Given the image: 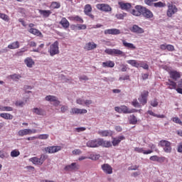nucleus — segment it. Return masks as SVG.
I'll use <instances>...</instances> for the list:
<instances>
[{"mask_svg":"<svg viewBox=\"0 0 182 182\" xmlns=\"http://www.w3.org/2000/svg\"><path fill=\"white\" fill-rule=\"evenodd\" d=\"M149 147L150 149L145 150L144 148H140V147H135L134 148V151L136 153H141L142 154H151L153 153V150H155V151H159V149L156 148V144H149Z\"/></svg>","mask_w":182,"mask_h":182,"instance_id":"f257e3e1","label":"nucleus"},{"mask_svg":"<svg viewBox=\"0 0 182 182\" xmlns=\"http://www.w3.org/2000/svg\"><path fill=\"white\" fill-rule=\"evenodd\" d=\"M127 63L133 66V68H142L146 70H149V65L144 61H138L136 60H129L127 61Z\"/></svg>","mask_w":182,"mask_h":182,"instance_id":"f03ea898","label":"nucleus"},{"mask_svg":"<svg viewBox=\"0 0 182 182\" xmlns=\"http://www.w3.org/2000/svg\"><path fill=\"white\" fill-rule=\"evenodd\" d=\"M48 159V156L45 154H41L40 158H38L36 156L32 157L29 159L33 164H35L36 166H42L43 163H45V161Z\"/></svg>","mask_w":182,"mask_h":182,"instance_id":"7ed1b4c3","label":"nucleus"},{"mask_svg":"<svg viewBox=\"0 0 182 182\" xmlns=\"http://www.w3.org/2000/svg\"><path fill=\"white\" fill-rule=\"evenodd\" d=\"M138 9L141 11L143 17L146 18V19H151V18L154 16L153 12H151V11H150L149 9L144 6H138Z\"/></svg>","mask_w":182,"mask_h":182,"instance_id":"20e7f679","label":"nucleus"},{"mask_svg":"<svg viewBox=\"0 0 182 182\" xmlns=\"http://www.w3.org/2000/svg\"><path fill=\"white\" fill-rule=\"evenodd\" d=\"M48 53L51 56H55V55H59V42L58 41H55L53 44L50 46Z\"/></svg>","mask_w":182,"mask_h":182,"instance_id":"39448f33","label":"nucleus"},{"mask_svg":"<svg viewBox=\"0 0 182 182\" xmlns=\"http://www.w3.org/2000/svg\"><path fill=\"white\" fill-rule=\"evenodd\" d=\"M159 144L163 148L165 153H171V142L167 140H161Z\"/></svg>","mask_w":182,"mask_h":182,"instance_id":"423d86ee","label":"nucleus"},{"mask_svg":"<svg viewBox=\"0 0 182 182\" xmlns=\"http://www.w3.org/2000/svg\"><path fill=\"white\" fill-rule=\"evenodd\" d=\"M178 11V9H177V6L176 5H173L172 4H168V9L166 11V16L168 18H172L173 15L175 14H177Z\"/></svg>","mask_w":182,"mask_h":182,"instance_id":"0eeeda50","label":"nucleus"},{"mask_svg":"<svg viewBox=\"0 0 182 182\" xmlns=\"http://www.w3.org/2000/svg\"><path fill=\"white\" fill-rule=\"evenodd\" d=\"M96 8L102 12H112V6L107 4H98L96 5Z\"/></svg>","mask_w":182,"mask_h":182,"instance_id":"6e6552de","label":"nucleus"},{"mask_svg":"<svg viewBox=\"0 0 182 182\" xmlns=\"http://www.w3.org/2000/svg\"><path fill=\"white\" fill-rule=\"evenodd\" d=\"M149 97V91L144 90L140 96L138 98L139 102L142 105V106H144V105L147 104V98Z\"/></svg>","mask_w":182,"mask_h":182,"instance_id":"1a4fd4ad","label":"nucleus"},{"mask_svg":"<svg viewBox=\"0 0 182 182\" xmlns=\"http://www.w3.org/2000/svg\"><path fill=\"white\" fill-rule=\"evenodd\" d=\"M37 132L38 131L36 129H25L19 130L18 132V135L21 137H23V136H28V134H35V133Z\"/></svg>","mask_w":182,"mask_h":182,"instance_id":"9d476101","label":"nucleus"},{"mask_svg":"<svg viewBox=\"0 0 182 182\" xmlns=\"http://www.w3.org/2000/svg\"><path fill=\"white\" fill-rule=\"evenodd\" d=\"M62 150V146H48L45 148V151L46 153L49 154H52L53 153H58V151H60Z\"/></svg>","mask_w":182,"mask_h":182,"instance_id":"9b49d317","label":"nucleus"},{"mask_svg":"<svg viewBox=\"0 0 182 182\" xmlns=\"http://www.w3.org/2000/svg\"><path fill=\"white\" fill-rule=\"evenodd\" d=\"M105 53H107V55H111L112 56L116 55H123V51L119 50V49H116V48H107L105 50Z\"/></svg>","mask_w":182,"mask_h":182,"instance_id":"f8f14e48","label":"nucleus"},{"mask_svg":"<svg viewBox=\"0 0 182 182\" xmlns=\"http://www.w3.org/2000/svg\"><path fill=\"white\" fill-rule=\"evenodd\" d=\"M79 168H80V166L79 164L76 163H72L70 165L65 166L64 170H65V171H77Z\"/></svg>","mask_w":182,"mask_h":182,"instance_id":"ddd939ff","label":"nucleus"},{"mask_svg":"<svg viewBox=\"0 0 182 182\" xmlns=\"http://www.w3.org/2000/svg\"><path fill=\"white\" fill-rule=\"evenodd\" d=\"M84 14L91 18V19H95V16L92 14V6L90 4H86L85 6Z\"/></svg>","mask_w":182,"mask_h":182,"instance_id":"4468645a","label":"nucleus"},{"mask_svg":"<svg viewBox=\"0 0 182 182\" xmlns=\"http://www.w3.org/2000/svg\"><path fill=\"white\" fill-rule=\"evenodd\" d=\"M102 170L105 173V174H112L113 173V168L108 164H104L101 166Z\"/></svg>","mask_w":182,"mask_h":182,"instance_id":"2eb2a0df","label":"nucleus"},{"mask_svg":"<svg viewBox=\"0 0 182 182\" xmlns=\"http://www.w3.org/2000/svg\"><path fill=\"white\" fill-rule=\"evenodd\" d=\"M46 100L47 102H53L55 106H59L60 105V101L58 100V97L53 95H48L46 97Z\"/></svg>","mask_w":182,"mask_h":182,"instance_id":"dca6fc26","label":"nucleus"},{"mask_svg":"<svg viewBox=\"0 0 182 182\" xmlns=\"http://www.w3.org/2000/svg\"><path fill=\"white\" fill-rule=\"evenodd\" d=\"M98 144L99 147H100V146L107 149H109V147H112V142L110 141H106L103 139H99Z\"/></svg>","mask_w":182,"mask_h":182,"instance_id":"f3484780","label":"nucleus"},{"mask_svg":"<svg viewBox=\"0 0 182 182\" xmlns=\"http://www.w3.org/2000/svg\"><path fill=\"white\" fill-rule=\"evenodd\" d=\"M149 160L151 161H157L158 163H164L166 161V157L154 155L150 156Z\"/></svg>","mask_w":182,"mask_h":182,"instance_id":"a211bd4d","label":"nucleus"},{"mask_svg":"<svg viewBox=\"0 0 182 182\" xmlns=\"http://www.w3.org/2000/svg\"><path fill=\"white\" fill-rule=\"evenodd\" d=\"M160 50H168V52H174L175 48H174V46L171 45V44H161L160 46Z\"/></svg>","mask_w":182,"mask_h":182,"instance_id":"6ab92c4d","label":"nucleus"},{"mask_svg":"<svg viewBox=\"0 0 182 182\" xmlns=\"http://www.w3.org/2000/svg\"><path fill=\"white\" fill-rule=\"evenodd\" d=\"M70 113L71 114H86L87 110L85 109L72 108Z\"/></svg>","mask_w":182,"mask_h":182,"instance_id":"aec40b11","label":"nucleus"},{"mask_svg":"<svg viewBox=\"0 0 182 182\" xmlns=\"http://www.w3.org/2000/svg\"><path fill=\"white\" fill-rule=\"evenodd\" d=\"M87 147L96 148L99 147V139H92L87 142Z\"/></svg>","mask_w":182,"mask_h":182,"instance_id":"412c9836","label":"nucleus"},{"mask_svg":"<svg viewBox=\"0 0 182 182\" xmlns=\"http://www.w3.org/2000/svg\"><path fill=\"white\" fill-rule=\"evenodd\" d=\"M130 31H131V32H133L134 33H138V34L144 33V29L141 28V27H140L137 25H134L130 28Z\"/></svg>","mask_w":182,"mask_h":182,"instance_id":"4be33fe9","label":"nucleus"},{"mask_svg":"<svg viewBox=\"0 0 182 182\" xmlns=\"http://www.w3.org/2000/svg\"><path fill=\"white\" fill-rule=\"evenodd\" d=\"M118 5H119V8L122 11H129V9L132 8V4L130 3H124L123 1H119Z\"/></svg>","mask_w":182,"mask_h":182,"instance_id":"5701e85b","label":"nucleus"},{"mask_svg":"<svg viewBox=\"0 0 182 182\" xmlns=\"http://www.w3.org/2000/svg\"><path fill=\"white\" fill-rule=\"evenodd\" d=\"M169 76L171 79L173 80H177V79H180L181 77V74L176 70H172L169 72Z\"/></svg>","mask_w":182,"mask_h":182,"instance_id":"b1692460","label":"nucleus"},{"mask_svg":"<svg viewBox=\"0 0 182 182\" xmlns=\"http://www.w3.org/2000/svg\"><path fill=\"white\" fill-rule=\"evenodd\" d=\"M105 35H120V30L117 28L107 29L104 31Z\"/></svg>","mask_w":182,"mask_h":182,"instance_id":"393cba45","label":"nucleus"},{"mask_svg":"<svg viewBox=\"0 0 182 182\" xmlns=\"http://www.w3.org/2000/svg\"><path fill=\"white\" fill-rule=\"evenodd\" d=\"M32 112L38 116H46V112L43 109L38 107L33 108Z\"/></svg>","mask_w":182,"mask_h":182,"instance_id":"a878e982","label":"nucleus"},{"mask_svg":"<svg viewBox=\"0 0 182 182\" xmlns=\"http://www.w3.org/2000/svg\"><path fill=\"white\" fill-rule=\"evenodd\" d=\"M125 139L126 137H124V136H119L116 138H113L112 141V145L114 146H119V144H120V141H122V140H124Z\"/></svg>","mask_w":182,"mask_h":182,"instance_id":"bb28decb","label":"nucleus"},{"mask_svg":"<svg viewBox=\"0 0 182 182\" xmlns=\"http://www.w3.org/2000/svg\"><path fill=\"white\" fill-rule=\"evenodd\" d=\"M68 19L73 22H79V23H83L85 22L83 18L79 16H71L68 17Z\"/></svg>","mask_w":182,"mask_h":182,"instance_id":"cd10ccee","label":"nucleus"},{"mask_svg":"<svg viewBox=\"0 0 182 182\" xmlns=\"http://www.w3.org/2000/svg\"><path fill=\"white\" fill-rule=\"evenodd\" d=\"M139 6H143L141 5H136L135 6V9L131 10L132 15H134V16H140L141 15V10L139 9Z\"/></svg>","mask_w":182,"mask_h":182,"instance_id":"c85d7f7f","label":"nucleus"},{"mask_svg":"<svg viewBox=\"0 0 182 182\" xmlns=\"http://www.w3.org/2000/svg\"><path fill=\"white\" fill-rule=\"evenodd\" d=\"M122 44L124 48L130 49L131 50H134L136 49L134 44L132 43H127V41H126L125 40H122Z\"/></svg>","mask_w":182,"mask_h":182,"instance_id":"c756f323","label":"nucleus"},{"mask_svg":"<svg viewBox=\"0 0 182 182\" xmlns=\"http://www.w3.org/2000/svg\"><path fill=\"white\" fill-rule=\"evenodd\" d=\"M24 63L26 65L27 68H32L35 65V61L31 57H28L24 60Z\"/></svg>","mask_w":182,"mask_h":182,"instance_id":"7c9ffc66","label":"nucleus"},{"mask_svg":"<svg viewBox=\"0 0 182 182\" xmlns=\"http://www.w3.org/2000/svg\"><path fill=\"white\" fill-rule=\"evenodd\" d=\"M97 48V45L94 42H90L85 44V49L87 50H93V49H96Z\"/></svg>","mask_w":182,"mask_h":182,"instance_id":"2f4dec72","label":"nucleus"},{"mask_svg":"<svg viewBox=\"0 0 182 182\" xmlns=\"http://www.w3.org/2000/svg\"><path fill=\"white\" fill-rule=\"evenodd\" d=\"M166 85L168 86V89L173 90L177 88V83L171 80H168V81L166 82Z\"/></svg>","mask_w":182,"mask_h":182,"instance_id":"473e14b6","label":"nucleus"},{"mask_svg":"<svg viewBox=\"0 0 182 182\" xmlns=\"http://www.w3.org/2000/svg\"><path fill=\"white\" fill-rule=\"evenodd\" d=\"M60 24L62 25L63 28L64 29H68L69 26H70V23H69V21L66 19V18L63 17L61 21H60Z\"/></svg>","mask_w":182,"mask_h":182,"instance_id":"72a5a7b5","label":"nucleus"},{"mask_svg":"<svg viewBox=\"0 0 182 182\" xmlns=\"http://www.w3.org/2000/svg\"><path fill=\"white\" fill-rule=\"evenodd\" d=\"M38 12L40 15H42L44 18H49L50 16V14H52V11L50 10H38Z\"/></svg>","mask_w":182,"mask_h":182,"instance_id":"f704fd0d","label":"nucleus"},{"mask_svg":"<svg viewBox=\"0 0 182 182\" xmlns=\"http://www.w3.org/2000/svg\"><path fill=\"white\" fill-rule=\"evenodd\" d=\"M0 117H2V119H5V120H12V119H14V115L9 113H1Z\"/></svg>","mask_w":182,"mask_h":182,"instance_id":"c9c22d12","label":"nucleus"},{"mask_svg":"<svg viewBox=\"0 0 182 182\" xmlns=\"http://www.w3.org/2000/svg\"><path fill=\"white\" fill-rule=\"evenodd\" d=\"M98 134H100V136H102V137H107L109 136H112V131H109V130L99 131Z\"/></svg>","mask_w":182,"mask_h":182,"instance_id":"e433bc0d","label":"nucleus"},{"mask_svg":"<svg viewBox=\"0 0 182 182\" xmlns=\"http://www.w3.org/2000/svg\"><path fill=\"white\" fill-rule=\"evenodd\" d=\"M147 114L154 117H157L158 119H164L165 116L164 114H157L154 113L152 110L149 109L147 111Z\"/></svg>","mask_w":182,"mask_h":182,"instance_id":"4c0bfd02","label":"nucleus"},{"mask_svg":"<svg viewBox=\"0 0 182 182\" xmlns=\"http://www.w3.org/2000/svg\"><path fill=\"white\" fill-rule=\"evenodd\" d=\"M102 68H114V62L108 60L102 63Z\"/></svg>","mask_w":182,"mask_h":182,"instance_id":"58836bf2","label":"nucleus"},{"mask_svg":"<svg viewBox=\"0 0 182 182\" xmlns=\"http://www.w3.org/2000/svg\"><path fill=\"white\" fill-rule=\"evenodd\" d=\"M28 32L33 35H36V36H42V33L36 28H30Z\"/></svg>","mask_w":182,"mask_h":182,"instance_id":"ea45409f","label":"nucleus"},{"mask_svg":"<svg viewBox=\"0 0 182 182\" xmlns=\"http://www.w3.org/2000/svg\"><path fill=\"white\" fill-rule=\"evenodd\" d=\"M9 49H18L19 43L18 41L13 42L8 46Z\"/></svg>","mask_w":182,"mask_h":182,"instance_id":"a19ab883","label":"nucleus"},{"mask_svg":"<svg viewBox=\"0 0 182 182\" xmlns=\"http://www.w3.org/2000/svg\"><path fill=\"white\" fill-rule=\"evenodd\" d=\"M137 117L134 116V114H132L129 116V124H137Z\"/></svg>","mask_w":182,"mask_h":182,"instance_id":"79ce46f5","label":"nucleus"},{"mask_svg":"<svg viewBox=\"0 0 182 182\" xmlns=\"http://www.w3.org/2000/svg\"><path fill=\"white\" fill-rule=\"evenodd\" d=\"M50 8H52V9H59V8H60V3L58 1H53L51 3Z\"/></svg>","mask_w":182,"mask_h":182,"instance_id":"37998d69","label":"nucleus"},{"mask_svg":"<svg viewBox=\"0 0 182 182\" xmlns=\"http://www.w3.org/2000/svg\"><path fill=\"white\" fill-rule=\"evenodd\" d=\"M14 108L12 107H2L0 106V112H12Z\"/></svg>","mask_w":182,"mask_h":182,"instance_id":"c03bdc74","label":"nucleus"},{"mask_svg":"<svg viewBox=\"0 0 182 182\" xmlns=\"http://www.w3.org/2000/svg\"><path fill=\"white\" fill-rule=\"evenodd\" d=\"M153 6H154L155 8H164V6H166V3L159 1L156 3H154Z\"/></svg>","mask_w":182,"mask_h":182,"instance_id":"a18cd8bd","label":"nucleus"},{"mask_svg":"<svg viewBox=\"0 0 182 182\" xmlns=\"http://www.w3.org/2000/svg\"><path fill=\"white\" fill-rule=\"evenodd\" d=\"M20 154H21V152H19L18 149H14L11 151L10 156L11 157H18V156H20Z\"/></svg>","mask_w":182,"mask_h":182,"instance_id":"49530a36","label":"nucleus"},{"mask_svg":"<svg viewBox=\"0 0 182 182\" xmlns=\"http://www.w3.org/2000/svg\"><path fill=\"white\" fill-rule=\"evenodd\" d=\"M0 18L5 22H9V16L5 14L0 13Z\"/></svg>","mask_w":182,"mask_h":182,"instance_id":"de8ad7c7","label":"nucleus"},{"mask_svg":"<svg viewBox=\"0 0 182 182\" xmlns=\"http://www.w3.org/2000/svg\"><path fill=\"white\" fill-rule=\"evenodd\" d=\"M37 139H39L40 140H47V139H49V134H40L37 136Z\"/></svg>","mask_w":182,"mask_h":182,"instance_id":"09e8293b","label":"nucleus"},{"mask_svg":"<svg viewBox=\"0 0 182 182\" xmlns=\"http://www.w3.org/2000/svg\"><path fill=\"white\" fill-rule=\"evenodd\" d=\"M43 48H45V44L41 43L38 48H36V49H33V52H36L37 53H39L42 51V49H43Z\"/></svg>","mask_w":182,"mask_h":182,"instance_id":"8fccbe9b","label":"nucleus"},{"mask_svg":"<svg viewBox=\"0 0 182 182\" xmlns=\"http://www.w3.org/2000/svg\"><path fill=\"white\" fill-rule=\"evenodd\" d=\"M129 107L125 105L121 106V113H124L125 114H129Z\"/></svg>","mask_w":182,"mask_h":182,"instance_id":"3c124183","label":"nucleus"},{"mask_svg":"<svg viewBox=\"0 0 182 182\" xmlns=\"http://www.w3.org/2000/svg\"><path fill=\"white\" fill-rule=\"evenodd\" d=\"M159 0H144V2L146 5H148L149 6H153L154 5V2H157Z\"/></svg>","mask_w":182,"mask_h":182,"instance_id":"603ef678","label":"nucleus"},{"mask_svg":"<svg viewBox=\"0 0 182 182\" xmlns=\"http://www.w3.org/2000/svg\"><path fill=\"white\" fill-rule=\"evenodd\" d=\"M132 106H134V107H141V105H140V103H139L137 99L133 100V101L132 102Z\"/></svg>","mask_w":182,"mask_h":182,"instance_id":"864d4df0","label":"nucleus"},{"mask_svg":"<svg viewBox=\"0 0 182 182\" xmlns=\"http://www.w3.org/2000/svg\"><path fill=\"white\" fill-rule=\"evenodd\" d=\"M11 79H12L13 80H19L21 79V77H22V76H21V75H18V74H14L10 75Z\"/></svg>","mask_w":182,"mask_h":182,"instance_id":"5fc2aeb1","label":"nucleus"},{"mask_svg":"<svg viewBox=\"0 0 182 182\" xmlns=\"http://www.w3.org/2000/svg\"><path fill=\"white\" fill-rule=\"evenodd\" d=\"M151 106H152V107H157L159 106V102L157 101V99L155 98L151 100Z\"/></svg>","mask_w":182,"mask_h":182,"instance_id":"6e6d98bb","label":"nucleus"},{"mask_svg":"<svg viewBox=\"0 0 182 182\" xmlns=\"http://www.w3.org/2000/svg\"><path fill=\"white\" fill-rule=\"evenodd\" d=\"M172 121L173 122V123H176V124L181 125V123H182L181 119H180V118H178L177 117H173Z\"/></svg>","mask_w":182,"mask_h":182,"instance_id":"4d7b16f0","label":"nucleus"},{"mask_svg":"<svg viewBox=\"0 0 182 182\" xmlns=\"http://www.w3.org/2000/svg\"><path fill=\"white\" fill-rule=\"evenodd\" d=\"M126 14H118L115 15L117 19H124Z\"/></svg>","mask_w":182,"mask_h":182,"instance_id":"13d9d810","label":"nucleus"},{"mask_svg":"<svg viewBox=\"0 0 182 182\" xmlns=\"http://www.w3.org/2000/svg\"><path fill=\"white\" fill-rule=\"evenodd\" d=\"M69 107L68 106L63 105L60 108L61 113H65V112H68Z\"/></svg>","mask_w":182,"mask_h":182,"instance_id":"bf43d9fd","label":"nucleus"},{"mask_svg":"<svg viewBox=\"0 0 182 182\" xmlns=\"http://www.w3.org/2000/svg\"><path fill=\"white\" fill-rule=\"evenodd\" d=\"M139 166H137V165H135V166H129V168H128V170L129 171H136V170H137L138 168H139Z\"/></svg>","mask_w":182,"mask_h":182,"instance_id":"052dcab7","label":"nucleus"},{"mask_svg":"<svg viewBox=\"0 0 182 182\" xmlns=\"http://www.w3.org/2000/svg\"><path fill=\"white\" fill-rule=\"evenodd\" d=\"M87 26L85 24H80L78 26H77V29L79 31H82V30H85L86 29Z\"/></svg>","mask_w":182,"mask_h":182,"instance_id":"680f3d73","label":"nucleus"},{"mask_svg":"<svg viewBox=\"0 0 182 182\" xmlns=\"http://www.w3.org/2000/svg\"><path fill=\"white\" fill-rule=\"evenodd\" d=\"M8 154L4 153V151H0V158L1 159H7Z\"/></svg>","mask_w":182,"mask_h":182,"instance_id":"e2e57ef3","label":"nucleus"},{"mask_svg":"<svg viewBox=\"0 0 182 182\" xmlns=\"http://www.w3.org/2000/svg\"><path fill=\"white\" fill-rule=\"evenodd\" d=\"M23 105H25V103L23 101H16V106H18L19 107H23Z\"/></svg>","mask_w":182,"mask_h":182,"instance_id":"0e129e2a","label":"nucleus"},{"mask_svg":"<svg viewBox=\"0 0 182 182\" xmlns=\"http://www.w3.org/2000/svg\"><path fill=\"white\" fill-rule=\"evenodd\" d=\"M73 154H75V155L82 154V151H80V149H75L73 151Z\"/></svg>","mask_w":182,"mask_h":182,"instance_id":"69168bd1","label":"nucleus"},{"mask_svg":"<svg viewBox=\"0 0 182 182\" xmlns=\"http://www.w3.org/2000/svg\"><path fill=\"white\" fill-rule=\"evenodd\" d=\"M76 102H77V105H83L85 104V100H83L80 98L77 99Z\"/></svg>","mask_w":182,"mask_h":182,"instance_id":"338daca9","label":"nucleus"},{"mask_svg":"<svg viewBox=\"0 0 182 182\" xmlns=\"http://www.w3.org/2000/svg\"><path fill=\"white\" fill-rule=\"evenodd\" d=\"M178 152L182 153V142L181 144H179V145L178 146Z\"/></svg>","mask_w":182,"mask_h":182,"instance_id":"774afa93","label":"nucleus"}]
</instances>
